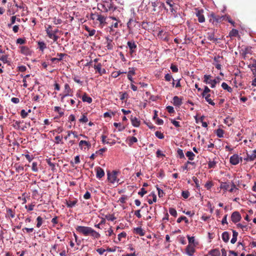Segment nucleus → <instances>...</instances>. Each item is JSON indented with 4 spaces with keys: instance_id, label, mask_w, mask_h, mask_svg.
Masks as SVG:
<instances>
[{
    "instance_id": "obj_1",
    "label": "nucleus",
    "mask_w": 256,
    "mask_h": 256,
    "mask_svg": "<svg viewBox=\"0 0 256 256\" xmlns=\"http://www.w3.org/2000/svg\"><path fill=\"white\" fill-rule=\"evenodd\" d=\"M76 229L78 233L85 236H90L93 239H98L100 236V234L91 227L78 226Z\"/></svg>"
},
{
    "instance_id": "obj_2",
    "label": "nucleus",
    "mask_w": 256,
    "mask_h": 256,
    "mask_svg": "<svg viewBox=\"0 0 256 256\" xmlns=\"http://www.w3.org/2000/svg\"><path fill=\"white\" fill-rule=\"evenodd\" d=\"M212 76L210 74H204V76L203 82L206 84H210L212 88L216 87L217 83H218L220 80V78L216 77V78L212 80Z\"/></svg>"
},
{
    "instance_id": "obj_3",
    "label": "nucleus",
    "mask_w": 256,
    "mask_h": 256,
    "mask_svg": "<svg viewBox=\"0 0 256 256\" xmlns=\"http://www.w3.org/2000/svg\"><path fill=\"white\" fill-rule=\"evenodd\" d=\"M68 58V56L67 54H58L55 58H52L50 60L53 63H59L60 62L62 64H64V62H66V60Z\"/></svg>"
},
{
    "instance_id": "obj_4",
    "label": "nucleus",
    "mask_w": 256,
    "mask_h": 256,
    "mask_svg": "<svg viewBox=\"0 0 256 256\" xmlns=\"http://www.w3.org/2000/svg\"><path fill=\"white\" fill-rule=\"evenodd\" d=\"M224 20H225V16H220L212 14L210 16L209 22L213 25L216 26Z\"/></svg>"
},
{
    "instance_id": "obj_5",
    "label": "nucleus",
    "mask_w": 256,
    "mask_h": 256,
    "mask_svg": "<svg viewBox=\"0 0 256 256\" xmlns=\"http://www.w3.org/2000/svg\"><path fill=\"white\" fill-rule=\"evenodd\" d=\"M118 173L116 170H113L112 173L110 172H108V180L112 184H114L115 182H118L119 179L117 178V174Z\"/></svg>"
},
{
    "instance_id": "obj_6",
    "label": "nucleus",
    "mask_w": 256,
    "mask_h": 256,
    "mask_svg": "<svg viewBox=\"0 0 256 256\" xmlns=\"http://www.w3.org/2000/svg\"><path fill=\"white\" fill-rule=\"evenodd\" d=\"M46 31L48 37L53 40L54 42H56L58 40V36L54 34L52 26L48 25L46 27Z\"/></svg>"
},
{
    "instance_id": "obj_7",
    "label": "nucleus",
    "mask_w": 256,
    "mask_h": 256,
    "mask_svg": "<svg viewBox=\"0 0 256 256\" xmlns=\"http://www.w3.org/2000/svg\"><path fill=\"white\" fill-rule=\"evenodd\" d=\"M158 37L161 40L168 42L170 40V34L168 32H164L163 30H160L158 34Z\"/></svg>"
},
{
    "instance_id": "obj_8",
    "label": "nucleus",
    "mask_w": 256,
    "mask_h": 256,
    "mask_svg": "<svg viewBox=\"0 0 256 256\" xmlns=\"http://www.w3.org/2000/svg\"><path fill=\"white\" fill-rule=\"evenodd\" d=\"M102 6L105 12L114 11L116 9L114 4L111 2H104L102 4Z\"/></svg>"
},
{
    "instance_id": "obj_9",
    "label": "nucleus",
    "mask_w": 256,
    "mask_h": 256,
    "mask_svg": "<svg viewBox=\"0 0 256 256\" xmlns=\"http://www.w3.org/2000/svg\"><path fill=\"white\" fill-rule=\"evenodd\" d=\"M104 44L106 45V47L107 50H112L114 48V43L113 42V38L112 37H106V42H104Z\"/></svg>"
},
{
    "instance_id": "obj_10",
    "label": "nucleus",
    "mask_w": 256,
    "mask_h": 256,
    "mask_svg": "<svg viewBox=\"0 0 256 256\" xmlns=\"http://www.w3.org/2000/svg\"><path fill=\"white\" fill-rule=\"evenodd\" d=\"M127 47L130 50V53L132 54L133 53L136 52L137 49V45L134 40L128 41L127 42Z\"/></svg>"
},
{
    "instance_id": "obj_11",
    "label": "nucleus",
    "mask_w": 256,
    "mask_h": 256,
    "mask_svg": "<svg viewBox=\"0 0 256 256\" xmlns=\"http://www.w3.org/2000/svg\"><path fill=\"white\" fill-rule=\"evenodd\" d=\"M240 160L242 161V158L239 157L237 154L232 155L230 158V163L232 165L238 164Z\"/></svg>"
},
{
    "instance_id": "obj_12",
    "label": "nucleus",
    "mask_w": 256,
    "mask_h": 256,
    "mask_svg": "<svg viewBox=\"0 0 256 256\" xmlns=\"http://www.w3.org/2000/svg\"><path fill=\"white\" fill-rule=\"evenodd\" d=\"M196 15L198 18V22L200 23L204 22L205 21V18L203 14L204 10L196 8Z\"/></svg>"
},
{
    "instance_id": "obj_13",
    "label": "nucleus",
    "mask_w": 256,
    "mask_h": 256,
    "mask_svg": "<svg viewBox=\"0 0 256 256\" xmlns=\"http://www.w3.org/2000/svg\"><path fill=\"white\" fill-rule=\"evenodd\" d=\"M78 146L80 148L83 150H86V148L88 149L91 147V144L89 142L84 140L80 142Z\"/></svg>"
},
{
    "instance_id": "obj_14",
    "label": "nucleus",
    "mask_w": 256,
    "mask_h": 256,
    "mask_svg": "<svg viewBox=\"0 0 256 256\" xmlns=\"http://www.w3.org/2000/svg\"><path fill=\"white\" fill-rule=\"evenodd\" d=\"M241 218V216L238 212H234L232 214L231 220L232 222L235 224L240 221Z\"/></svg>"
},
{
    "instance_id": "obj_15",
    "label": "nucleus",
    "mask_w": 256,
    "mask_h": 256,
    "mask_svg": "<svg viewBox=\"0 0 256 256\" xmlns=\"http://www.w3.org/2000/svg\"><path fill=\"white\" fill-rule=\"evenodd\" d=\"M138 23L135 20L132 18L130 19L129 21L127 23V26L129 30H132V28L136 26V24Z\"/></svg>"
},
{
    "instance_id": "obj_16",
    "label": "nucleus",
    "mask_w": 256,
    "mask_h": 256,
    "mask_svg": "<svg viewBox=\"0 0 256 256\" xmlns=\"http://www.w3.org/2000/svg\"><path fill=\"white\" fill-rule=\"evenodd\" d=\"M96 176L98 178L100 179L104 176V172L100 167H96Z\"/></svg>"
},
{
    "instance_id": "obj_17",
    "label": "nucleus",
    "mask_w": 256,
    "mask_h": 256,
    "mask_svg": "<svg viewBox=\"0 0 256 256\" xmlns=\"http://www.w3.org/2000/svg\"><path fill=\"white\" fill-rule=\"evenodd\" d=\"M194 252L195 249L193 246H192L190 244H188L186 246V254H188L189 256H192L194 255Z\"/></svg>"
},
{
    "instance_id": "obj_18",
    "label": "nucleus",
    "mask_w": 256,
    "mask_h": 256,
    "mask_svg": "<svg viewBox=\"0 0 256 256\" xmlns=\"http://www.w3.org/2000/svg\"><path fill=\"white\" fill-rule=\"evenodd\" d=\"M130 120L132 125L134 127H138L140 125V120L136 117L131 116Z\"/></svg>"
},
{
    "instance_id": "obj_19",
    "label": "nucleus",
    "mask_w": 256,
    "mask_h": 256,
    "mask_svg": "<svg viewBox=\"0 0 256 256\" xmlns=\"http://www.w3.org/2000/svg\"><path fill=\"white\" fill-rule=\"evenodd\" d=\"M173 104L176 106H180L182 104V99L178 96H174L173 98Z\"/></svg>"
},
{
    "instance_id": "obj_20",
    "label": "nucleus",
    "mask_w": 256,
    "mask_h": 256,
    "mask_svg": "<svg viewBox=\"0 0 256 256\" xmlns=\"http://www.w3.org/2000/svg\"><path fill=\"white\" fill-rule=\"evenodd\" d=\"M0 60H2L4 63H6L8 62V56L5 54L4 52L0 49Z\"/></svg>"
},
{
    "instance_id": "obj_21",
    "label": "nucleus",
    "mask_w": 256,
    "mask_h": 256,
    "mask_svg": "<svg viewBox=\"0 0 256 256\" xmlns=\"http://www.w3.org/2000/svg\"><path fill=\"white\" fill-rule=\"evenodd\" d=\"M128 144L129 146H132V145L138 142V139L136 138L134 136H130L128 137Z\"/></svg>"
},
{
    "instance_id": "obj_22",
    "label": "nucleus",
    "mask_w": 256,
    "mask_h": 256,
    "mask_svg": "<svg viewBox=\"0 0 256 256\" xmlns=\"http://www.w3.org/2000/svg\"><path fill=\"white\" fill-rule=\"evenodd\" d=\"M102 65H94V68L100 74H102L106 72V70L104 68H101Z\"/></svg>"
},
{
    "instance_id": "obj_23",
    "label": "nucleus",
    "mask_w": 256,
    "mask_h": 256,
    "mask_svg": "<svg viewBox=\"0 0 256 256\" xmlns=\"http://www.w3.org/2000/svg\"><path fill=\"white\" fill-rule=\"evenodd\" d=\"M230 186V183H227L226 182H222L220 183V188L221 189L224 190H228Z\"/></svg>"
},
{
    "instance_id": "obj_24",
    "label": "nucleus",
    "mask_w": 256,
    "mask_h": 256,
    "mask_svg": "<svg viewBox=\"0 0 256 256\" xmlns=\"http://www.w3.org/2000/svg\"><path fill=\"white\" fill-rule=\"evenodd\" d=\"M209 254L211 256H220V253L218 249L216 248L210 250Z\"/></svg>"
},
{
    "instance_id": "obj_25",
    "label": "nucleus",
    "mask_w": 256,
    "mask_h": 256,
    "mask_svg": "<svg viewBox=\"0 0 256 256\" xmlns=\"http://www.w3.org/2000/svg\"><path fill=\"white\" fill-rule=\"evenodd\" d=\"M210 94H206V95L202 96L203 98H204L206 100L210 105L214 106L215 103L212 101V100L210 98Z\"/></svg>"
},
{
    "instance_id": "obj_26",
    "label": "nucleus",
    "mask_w": 256,
    "mask_h": 256,
    "mask_svg": "<svg viewBox=\"0 0 256 256\" xmlns=\"http://www.w3.org/2000/svg\"><path fill=\"white\" fill-rule=\"evenodd\" d=\"M222 240L225 242H228L230 239L229 234L228 232H224L222 234Z\"/></svg>"
},
{
    "instance_id": "obj_27",
    "label": "nucleus",
    "mask_w": 256,
    "mask_h": 256,
    "mask_svg": "<svg viewBox=\"0 0 256 256\" xmlns=\"http://www.w3.org/2000/svg\"><path fill=\"white\" fill-rule=\"evenodd\" d=\"M38 44L40 50L42 52H43L46 48V44L44 42H38Z\"/></svg>"
},
{
    "instance_id": "obj_28",
    "label": "nucleus",
    "mask_w": 256,
    "mask_h": 256,
    "mask_svg": "<svg viewBox=\"0 0 256 256\" xmlns=\"http://www.w3.org/2000/svg\"><path fill=\"white\" fill-rule=\"evenodd\" d=\"M6 216L14 218L15 216V212L11 208H8L6 210Z\"/></svg>"
},
{
    "instance_id": "obj_29",
    "label": "nucleus",
    "mask_w": 256,
    "mask_h": 256,
    "mask_svg": "<svg viewBox=\"0 0 256 256\" xmlns=\"http://www.w3.org/2000/svg\"><path fill=\"white\" fill-rule=\"evenodd\" d=\"M82 100L83 102H87L88 104H90L92 102V98L88 96L86 94H84L82 96Z\"/></svg>"
},
{
    "instance_id": "obj_30",
    "label": "nucleus",
    "mask_w": 256,
    "mask_h": 256,
    "mask_svg": "<svg viewBox=\"0 0 256 256\" xmlns=\"http://www.w3.org/2000/svg\"><path fill=\"white\" fill-rule=\"evenodd\" d=\"M222 87L224 90H226L230 92H232V88L229 86L226 82H224L222 83Z\"/></svg>"
},
{
    "instance_id": "obj_31",
    "label": "nucleus",
    "mask_w": 256,
    "mask_h": 256,
    "mask_svg": "<svg viewBox=\"0 0 256 256\" xmlns=\"http://www.w3.org/2000/svg\"><path fill=\"white\" fill-rule=\"evenodd\" d=\"M186 156L188 158V159L190 160H194V158L195 156V154L191 151H188L186 154Z\"/></svg>"
},
{
    "instance_id": "obj_32",
    "label": "nucleus",
    "mask_w": 256,
    "mask_h": 256,
    "mask_svg": "<svg viewBox=\"0 0 256 256\" xmlns=\"http://www.w3.org/2000/svg\"><path fill=\"white\" fill-rule=\"evenodd\" d=\"M208 39L210 41H213V42H216L218 40V38H214V33H210L208 32V37H207Z\"/></svg>"
},
{
    "instance_id": "obj_33",
    "label": "nucleus",
    "mask_w": 256,
    "mask_h": 256,
    "mask_svg": "<svg viewBox=\"0 0 256 256\" xmlns=\"http://www.w3.org/2000/svg\"><path fill=\"white\" fill-rule=\"evenodd\" d=\"M76 202H77L76 200H74L73 201L69 200V201L66 202V204L68 207L72 208L74 207L76 204Z\"/></svg>"
},
{
    "instance_id": "obj_34",
    "label": "nucleus",
    "mask_w": 256,
    "mask_h": 256,
    "mask_svg": "<svg viewBox=\"0 0 256 256\" xmlns=\"http://www.w3.org/2000/svg\"><path fill=\"white\" fill-rule=\"evenodd\" d=\"M114 126L118 128L119 132L122 131L124 129V126H123L120 123L114 122Z\"/></svg>"
},
{
    "instance_id": "obj_35",
    "label": "nucleus",
    "mask_w": 256,
    "mask_h": 256,
    "mask_svg": "<svg viewBox=\"0 0 256 256\" xmlns=\"http://www.w3.org/2000/svg\"><path fill=\"white\" fill-rule=\"evenodd\" d=\"M249 160L250 161H253L256 159V150H254L252 151V154H248Z\"/></svg>"
},
{
    "instance_id": "obj_36",
    "label": "nucleus",
    "mask_w": 256,
    "mask_h": 256,
    "mask_svg": "<svg viewBox=\"0 0 256 256\" xmlns=\"http://www.w3.org/2000/svg\"><path fill=\"white\" fill-rule=\"evenodd\" d=\"M134 230L136 231V232L137 234H138L139 235H140L141 236H143L145 234V232L144 231V230L141 228H140H140H136L134 229Z\"/></svg>"
},
{
    "instance_id": "obj_37",
    "label": "nucleus",
    "mask_w": 256,
    "mask_h": 256,
    "mask_svg": "<svg viewBox=\"0 0 256 256\" xmlns=\"http://www.w3.org/2000/svg\"><path fill=\"white\" fill-rule=\"evenodd\" d=\"M96 20H98L100 24H102L106 22V18L101 14L98 15Z\"/></svg>"
},
{
    "instance_id": "obj_38",
    "label": "nucleus",
    "mask_w": 256,
    "mask_h": 256,
    "mask_svg": "<svg viewBox=\"0 0 256 256\" xmlns=\"http://www.w3.org/2000/svg\"><path fill=\"white\" fill-rule=\"evenodd\" d=\"M224 131L221 128H218L216 131V136L218 138H222L224 136Z\"/></svg>"
},
{
    "instance_id": "obj_39",
    "label": "nucleus",
    "mask_w": 256,
    "mask_h": 256,
    "mask_svg": "<svg viewBox=\"0 0 256 256\" xmlns=\"http://www.w3.org/2000/svg\"><path fill=\"white\" fill-rule=\"evenodd\" d=\"M126 74V72H121V71H118V72H112V76L114 78H117L119 75H120L121 74Z\"/></svg>"
},
{
    "instance_id": "obj_40",
    "label": "nucleus",
    "mask_w": 256,
    "mask_h": 256,
    "mask_svg": "<svg viewBox=\"0 0 256 256\" xmlns=\"http://www.w3.org/2000/svg\"><path fill=\"white\" fill-rule=\"evenodd\" d=\"M182 220H184L186 224H188V219L184 216H182L178 218L177 219L176 222L178 223H180Z\"/></svg>"
},
{
    "instance_id": "obj_41",
    "label": "nucleus",
    "mask_w": 256,
    "mask_h": 256,
    "mask_svg": "<svg viewBox=\"0 0 256 256\" xmlns=\"http://www.w3.org/2000/svg\"><path fill=\"white\" fill-rule=\"evenodd\" d=\"M37 224H36V226L38 228L40 227V226L42 225V218L41 216H38L36 218Z\"/></svg>"
},
{
    "instance_id": "obj_42",
    "label": "nucleus",
    "mask_w": 256,
    "mask_h": 256,
    "mask_svg": "<svg viewBox=\"0 0 256 256\" xmlns=\"http://www.w3.org/2000/svg\"><path fill=\"white\" fill-rule=\"evenodd\" d=\"M238 34V30L236 29H232L229 34L230 36H236Z\"/></svg>"
},
{
    "instance_id": "obj_43",
    "label": "nucleus",
    "mask_w": 256,
    "mask_h": 256,
    "mask_svg": "<svg viewBox=\"0 0 256 256\" xmlns=\"http://www.w3.org/2000/svg\"><path fill=\"white\" fill-rule=\"evenodd\" d=\"M211 92V90L207 86H204V90L202 92V96H204L206 94H209L208 93Z\"/></svg>"
},
{
    "instance_id": "obj_44",
    "label": "nucleus",
    "mask_w": 256,
    "mask_h": 256,
    "mask_svg": "<svg viewBox=\"0 0 256 256\" xmlns=\"http://www.w3.org/2000/svg\"><path fill=\"white\" fill-rule=\"evenodd\" d=\"M169 212L172 216L174 217H176L177 216L176 210L174 208H169Z\"/></svg>"
},
{
    "instance_id": "obj_45",
    "label": "nucleus",
    "mask_w": 256,
    "mask_h": 256,
    "mask_svg": "<svg viewBox=\"0 0 256 256\" xmlns=\"http://www.w3.org/2000/svg\"><path fill=\"white\" fill-rule=\"evenodd\" d=\"M88 118L85 114H83L82 118L79 120L80 122L86 123L88 122Z\"/></svg>"
},
{
    "instance_id": "obj_46",
    "label": "nucleus",
    "mask_w": 256,
    "mask_h": 256,
    "mask_svg": "<svg viewBox=\"0 0 256 256\" xmlns=\"http://www.w3.org/2000/svg\"><path fill=\"white\" fill-rule=\"evenodd\" d=\"M62 137H60V136H57L55 137V143L56 144H63V142H62Z\"/></svg>"
},
{
    "instance_id": "obj_47",
    "label": "nucleus",
    "mask_w": 256,
    "mask_h": 256,
    "mask_svg": "<svg viewBox=\"0 0 256 256\" xmlns=\"http://www.w3.org/2000/svg\"><path fill=\"white\" fill-rule=\"evenodd\" d=\"M86 30L88 32L90 36H93L96 33V30L94 29L90 30V28L86 27Z\"/></svg>"
},
{
    "instance_id": "obj_48",
    "label": "nucleus",
    "mask_w": 256,
    "mask_h": 256,
    "mask_svg": "<svg viewBox=\"0 0 256 256\" xmlns=\"http://www.w3.org/2000/svg\"><path fill=\"white\" fill-rule=\"evenodd\" d=\"M155 136L160 139H162L164 138V134L159 131H156L155 132Z\"/></svg>"
},
{
    "instance_id": "obj_49",
    "label": "nucleus",
    "mask_w": 256,
    "mask_h": 256,
    "mask_svg": "<svg viewBox=\"0 0 256 256\" xmlns=\"http://www.w3.org/2000/svg\"><path fill=\"white\" fill-rule=\"evenodd\" d=\"M252 72L254 77H256V65H248Z\"/></svg>"
},
{
    "instance_id": "obj_50",
    "label": "nucleus",
    "mask_w": 256,
    "mask_h": 256,
    "mask_svg": "<svg viewBox=\"0 0 256 256\" xmlns=\"http://www.w3.org/2000/svg\"><path fill=\"white\" fill-rule=\"evenodd\" d=\"M182 196L184 198L186 199L189 196L190 192L188 190H184L182 192Z\"/></svg>"
},
{
    "instance_id": "obj_51",
    "label": "nucleus",
    "mask_w": 256,
    "mask_h": 256,
    "mask_svg": "<svg viewBox=\"0 0 256 256\" xmlns=\"http://www.w3.org/2000/svg\"><path fill=\"white\" fill-rule=\"evenodd\" d=\"M178 154V155L180 158H184V155L183 152V150L181 149H178L177 151Z\"/></svg>"
},
{
    "instance_id": "obj_52",
    "label": "nucleus",
    "mask_w": 256,
    "mask_h": 256,
    "mask_svg": "<svg viewBox=\"0 0 256 256\" xmlns=\"http://www.w3.org/2000/svg\"><path fill=\"white\" fill-rule=\"evenodd\" d=\"M54 108V110L55 112H58L60 116H62L64 114V112L62 111H60L61 108L60 106H55Z\"/></svg>"
},
{
    "instance_id": "obj_53",
    "label": "nucleus",
    "mask_w": 256,
    "mask_h": 256,
    "mask_svg": "<svg viewBox=\"0 0 256 256\" xmlns=\"http://www.w3.org/2000/svg\"><path fill=\"white\" fill-rule=\"evenodd\" d=\"M216 166V162L215 161H209L208 162V167L210 168H214Z\"/></svg>"
},
{
    "instance_id": "obj_54",
    "label": "nucleus",
    "mask_w": 256,
    "mask_h": 256,
    "mask_svg": "<svg viewBox=\"0 0 256 256\" xmlns=\"http://www.w3.org/2000/svg\"><path fill=\"white\" fill-rule=\"evenodd\" d=\"M38 164L36 162H33L32 164V170L34 172H37L38 171Z\"/></svg>"
},
{
    "instance_id": "obj_55",
    "label": "nucleus",
    "mask_w": 256,
    "mask_h": 256,
    "mask_svg": "<svg viewBox=\"0 0 256 256\" xmlns=\"http://www.w3.org/2000/svg\"><path fill=\"white\" fill-rule=\"evenodd\" d=\"M58 246V244H55L52 247V250L50 251L52 252V254H54V252H56V254L58 253V250H57Z\"/></svg>"
},
{
    "instance_id": "obj_56",
    "label": "nucleus",
    "mask_w": 256,
    "mask_h": 256,
    "mask_svg": "<svg viewBox=\"0 0 256 256\" xmlns=\"http://www.w3.org/2000/svg\"><path fill=\"white\" fill-rule=\"evenodd\" d=\"M171 122L176 127V128H180V122L178 121H176V120L174 119H170V120Z\"/></svg>"
},
{
    "instance_id": "obj_57",
    "label": "nucleus",
    "mask_w": 256,
    "mask_h": 256,
    "mask_svg": "<svg viewBox=\"0 0 256 256\" xmlns=\"http://www.w3.org/2000/svg\"><path fill=\"white\" fill-rule=\"evenodd\" d=\"M192 180H194V182L195 184H196V186L197 188H200V184H198V180L197 178L195 177V176H193L192 177Z\"/></svg>"
},
{
    "instance_id": "obj_58",
    "label": "nucleus",
    "mask_w": 256,
    "mask_h": 256,
    "mask_svg": "<svg viewBox=\"0 0 256 256\" xmlns=\"http://www.w3.org/2000/svg\"><path fill=\"white\" fill-rule=\"evenodd\" d=\"M28 114V112H26L24 110H22L20 112V116L22 118H26Z\"/></svg>"
},
{
    "instance_id": "obj_59",
    "label": "nucleus",
    "mask_w": 256,
    "mask_h": 256,
    "mask_svg": "<svg viewBox=\"0 0 256 256\" xmlns=\"http://www.w3.org/2000/svg\"><path fill=\"white\" fill-rule=\"evenodd\" d=\"M147 192L145 190V189L144 188H142L140 189V190L138 192V194L140 195L141 196H143L144 194H146Z\"/></svg>"
},
{
    "instance_id": "obj_60",
    "label": "nucleus",
    "mask_w": 256,
    "mask_h": 256,
    "mask_svg": "<svg viewBox=\"0 0 256 256\" xmlns=\"http://www.w3.org/2000/svg\"><path fill=\"white\" fill-rule=\"evenodd\" d=\"M156 189L158 190V196L160 198L162 197L163 195L164 194L163 190H161L160 188H159L158 187H156Z\"/></svg>"
},
{
    "instance_id": "obj_61",
    "label": "nucleus",
    "mask_w": 256,
    "mask_h": 256,
    "mask_svg": "<svg viewBox=\"0 0 256 256\" xmlns=\"http://www.w3.org/2000/svg\"><path fill=\"white\" fill-rule=\"evenodd\" d=\"M166 108L168 112L170 114H172L174 112V108L172 106H166Z\"/></svg>"
},
{
    "instance_id": "obj_62",
    "label": "nucleus",
    "mask_w": 256,
    "mask_h": 256,
    "mask_svg": "<svg viewBox=\"0 0 256 256\" xmlns=\"http://www.w3.org/2000/svg\"><path fill=\"white\" fill-rule=\"evenodd\" d=\"M126 233L125 232H123L118 234V239L120 241L122 238H126Z\"/></svg>"
},
{
    "instance_id": "obj_63",
    "label": "nucleus",
    "mask_w": 256,
    "mask_h": 256,
    "mask_svg": "<svg viewBox=\"0 0 256 256\" xmlns=\"http://www.w3.org/2000/svg\"><path fill=\"white\" fill-rule=\"evenodd\" d=\"M25 42H26V40L24 39V38H18L16 40V43L20 44H24Z\"/></svg>"
},
{
    "instance_id": "obj_64",
    "label": "nucleus",
    "mask_w": 256,
    "mask_h": 256,
    "mask_svg": "<svg viewBox=\"0 0 256 256\" xmlns=\"http://www.w3.org/2000/svg\"><path fill=\"white\" fill-rule=\"evenodd\" d=\"M164 78L166 81L170 82L172 78L170 74H167L165 75Z\"/></svg>"
}]
</instances>
